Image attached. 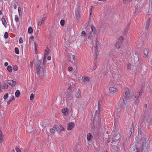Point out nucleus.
Here are the masks:
<instances>
[{
  "mask_svg": "<svg viewBox=\"0 0 152 152\" xmlns=\"http://www.w3.org/2000/svg\"><path fill=\"white\" fill-rule=\"evenodd\" d=\"M138 136L139 137H141V140H143L142 141V147L143 148L144 147L147 146L149 143L148 138L142 132L140 128L138 129Z\"/></svg>",
  "mask_w": 152,
  "mask_h": 152,
  "instance_id": "1",
  "label": "nucleus"
},
{
  "mask_svg": "<svg viewBox=\"0 0 152 152\" xmlns=\"http://www.w3.org/2000/svg\"><path fill=\"white\" fill-rule=\"evenodd\" d=\"M41 64L40 61H38L36 64L35 67L37 73L38 75H40L42 73L43 74L45 72V69L40 66Z\"/></svg>",
  "mask_w": 152,
  "mask_h": 152,
  "instance_id": "2",
  "label": "nucleus"
},
{
  "mask_svg": "<svg viewBox=\"0 0 152 152\" xmlns=\"http://www.w3.org/2000/svg\"><path fill=\"white\" fill-rule=\"evenodd\" d=\"M125 94L124 95L123 97L125 98L126 99L127 98H130L133 96L132 93L130 92L128 88H126L125 89Z\"/></svg>",
  "mask_w": 152,
  "mask_h": 152,
  "instance_id": "3",
  "label": "nucleus"
},
{
  "mask_svg": "<svg viewBox=\"0 0 152 152\" xmlns=\"http://www.w3.org/2000/svg\"><path fill=\"white\" fill-rule=\"evenodd\" d=\"M126 101V99H125V98H124L123 97L122 99H120L118 102V104L120 107H122L124 104H125Z\"/></svg>",
  "mask_w": 152,
  "mask_h": 152,
  "instance_id": "4",
  "label": "nucleus"
},
{
  "mask_svg": "<svg viewBox=\"0 0 152 152\" xmlns=\"http://www.w3.org/2000/svg\"><path fill=\"white\" fill-rule=\"evenodd\" d=\"M95 34L92 32L91 31H90L88 34V39L91 41L93 42L95 36Z\"/></svg>",
  "mask_w": 152,
  "mask_h": 152,
  "instance_id": "5",
  "label": "nucleus"
},
{
  "mask_svg": "<svg viewBox=\"0 0 152 152\" xmlns=\"http://www.w3.org/2000/svg\"><path fill=\"white\" fill-rule=\"evenodd\" d=\"M112 134L115 137H116V139H119L121 137L120 133L117 131H113L112 133Z\"/></svg>",
  "mask_w": 152,
  "mask_h": 152,
  "instance_id": "6",
  "label": "nucleus"
},
{
  "mask_svg": "<svg viewBox=\"0 0 152 152\" xmlns=\"http://www.w3.org/2000/svg\"><path fill=\"white\" fill-rule=\"evenodd\" d=\"M8 84L12 86V87H14L16 85V81L12 80H8L7 82Z\"/></svg>",
  "mask_w": 152,
  "mask_h": 152,
  "instance_id": "7",
  "label": "nucleus"
},
{
  "mask_svg": "<svg viewBox=\"0 0 152 152\" xmlns=\"http://www.w3.org/2000/svg\"><path fill=\"white\" fill-rule=\"evenodd\" d=\"M142 93V91L141 90H140L139 92V94L138 95H136V96H135V99H134V100H135V104L136 105H137L138 104V103L139 102V100L138 99V98L139 96H140V94L141 93Z\"/></svg>",
  "mask_w": 152,
  "mask_h": 152,
  "instance_id": "8",
  "label": "nucleus"
},
{
  "mask_svg": "<svg viewBox=\"0 0 152 152\" xmlns=\"http://www.w3.org/2000/svg\"><path fill=\"white\" fill-rule=\"evenodd\" d=\"M75 124L72 123H69L68 124L67 127V129L68 130H72L74 127Z\"/></svg>",
  "mask_w": 152,
  "mask_h": 152,
  "instance_id": "9",
  "label": "nucleus"
},
{
  "mask_svg": "<svg viewBox=\"0 0 152 152\" xmlns=\"http://www.w3.org/2000/svg\"><path fill=\"white\" fill-rule=\"evenodd\" d=\"M45 18L43 17L37 21V25L38 26H41V25L43 22L45 21Z\"/></svg>",
  "mask_w": 152,
  "mask_h": 152,
  "instance_id": "10",
  "label": "nucleus"
},
{
  "mask_svg": "<svg viewBox=\"0 0 152 152\" xmlns=\"http://www.w3.org/2000/svg\"><path fill=\"white\" fill-rule=\"evenodd\" d=\"M114 116L115 121H116L118 120V118L120 116V114L117 112H115Z\"/></svg>",
  "mask_w": 152,
  "mask_h": 152,
  "instance_id": "11",
  "label": "nucleus"
},
{
  "mask_svg": "<svg viewBox=\"0 0 152 152\" xmlns=\"http://www.w3.org/2000/svg\"><path fill=\"white\" fill-rule=\"evenodd\" d=\"M109 90L110 92L113 94L116 92L118 91V90L117 88L113 87H110L109 89Z\"/></svg>",
  "mask_w": 152,
  "mask_h": 152,
  "instance_id": "12",
  "label": "nucleus"
},
{
  "mask_svg": "<svg viewBox=\"0 0 152 152\" xmlns=\"http://www.w3.org/2000/svg\"><path fill=\"white\" fill-rule=\"evenodd\" d=\"M77 61V58H76L74 55L72 56V59L70 60V62L73 64H76Z\"/></svg>",
  "mask_w": 152,
  "mask_h": 152,
  "instance_id": "13",
  "label": "nucleus"
},
{
  "mask_svg": "<svg viewBox=\"0 0 152 152\" xmlns=\"http://www.w3.org/2000/svg\"><path fill=\"white\" fill-rule=\"evenodd\" d=\"M134 131V129L133 126L132 125H131L130 127V130L129 131V133L127 134L128 137H130L131 136V135L132 133V132Z\"/></svg>",
  "mask_w": 152,
  "mask_h": 152,
  "instance_id": "14",
  "label": "nucleus"
},
{
  "mask_svg": "<svg viewBox=\"0 0 152 152\" xmlns=\"http://www.w3.org/2000/svg\"><path fill=\"white\" fill-rule=\"evenodd\" d=\"M122 43L121 40H119L118 42L115 44V46L118 48H119L121 45Z\"/></svg>",
  "mask_w": 152,
  "mask_h": 152,
  "instance_id": "15",
  "label": "nucleus"
},
{
  "mask_svg": "<svg viewBox=\"0 0 152 152\" xmlns=\"http://www.w3.org/2000/svg\"><path fill=\"white\" fill-rule=\"evenodd\" d=\"M69 111L66 108H65L63 110H62V113H64L65 115H66L68 114Z\"/></svg>",
  "mask_w": 152,
  "mask_h": 152,
  "instance_id": "16",
  "label": "nucleus"
},
{
  "mask_svg": "<svg viewBox=\"0 0 152 152\" xmlns=\"http://www.w3.org/2000/svg\"><path fill=\"white\" fill-rule=\"evenodd\" d=\"M82 80L83 82H88L89 80V78L85 76L83 77Z\"/></svg>",
  "mask_w": 152,
  "mask_h": 152,
  "instance_id": "17",
  "label": "nucleus"
},
{
  "mask_svg": "<svg viewBox=\"0 0 152 152\" xmlns=\"http://www.w3.org/2000/svg\"><path fill=\"white\" fill-rule=\"evenodd\" d=\"M50 50L49 48H48L46 49L45 50V54L44 55V57H45V58H46L48 55L49 54V53Z\"/></svg>",
  "mask_w": 152,
  "mask_h": 152,
  "instance_id": "18",
  "label": "nucleus"
},
{
  "mask_svg": "<svg viewBox=\"0 0 152 152\" xmlns=\"http://www.w3.org/2000/svg\"><path fill=\"white\" fill-rule=\"evenodd\" d=\"M149 53V51L148 49L145 48L144 49L143 51V53L145 56H148Z\"/></svg>",
  "mask_w": 152,
  "mask_h": 152,
  "instance_id": "19",
  "label": "nucleus"
},
{
  "mask_svg": "<svg viewBox=\"0 0 152 152\" xmlns=\"http://www.w3.org/2000/svg\"><path fill=\"white\" fill-rule=\"evenodd\" d=\"M91 31L92 32L96 34V30L95 27H94V26L93 25H92L91 26Z\"/></svg>",
  "mask_w": 152,
  "mask_h": 152,
  "instance_id": "20",
  "label": "nucleus"
},
{
  "mask_svg": "<svg viewBox=\"0 0 152 152\" xmlns=\"http://www.w3.org/2000/svg\"><path fill=\"white\" fill-rule=\"evenodd\" d=\"M9 86L7 84L5 83H4L2 85V89H7L8 88Z\"/></svg>",
  "mask_w": 152,
  "mask_h": 152,
  "instance_id": "21",
  "label": "nucleus"
},
{
  "mask_svg": "<svg viewBox=\"0 0 152 152\" xmlns=\"http://www.w3.org/2000/svg\"><path fill=\"white\" fill-rule=\"evenodd\" d=\"M1 21L3 25L5 26V27H6L7 25V23L6 21V20L4 18H2L1 19Z\"/></svg>",
  "mask_w": 152,
  "mask_h": 152,
  "instance_id": "22",
  "label": "nucleus"
},
{
  "mask_svg": "<svg viewBox=\"0 0 152 152\" xmlns=\"http://www.w3.org/2000/svg\"><path fill=\"white\" fill-rule=\"evenodd\" d=\"M76 96L77 98H80L81 97V95L80 94V92L79 89L78 90V92L77 93Z\"/></svg>",
  "mask_w": 152,
  "mask_h": 152,
  "instance_id": "23",
  "label": "nucleus"
},
{
  "mask_svg": "<svg viewBox=\"0 0 152 152\" xmlns=\"http://www.w3.org/2000/svg\"><path fill=\"white\" fill-rule=\"evenodd\" d=\"M20 91L19 90H17L15 92V94L16 97H18L20 96Z\"/></svg>",
  "mask_w": 152,
  "mask_h": 152,
  "instance_id": "24",
  "label": "nucleus"
},
{
  "mask_svg": "<svg viewBox=\"0 0 152 152\" xmlns=\"http://www.w3.org/2000/svg\"><path fill=\"white\" fill-rule=\"evenodd\" d=\"M3 136L2 134V132L0 130V142H2L3 141Z\"/></svg>",
  "mask_w": 152,
  "mask_h": 152,
  "instance_id": "25",
  "label": "nucleus"
},
{
  "mask_svg": "<svg viewBox=\"0 0 152 152\" xmlns=\"http://www.w3.org/2000/svg\"><path fill=\"white\" fill-rule=\"evenodd\" d=\"M75 16L77 18V19H79L80 18V15L79 14V11L77 10L75 12Z\"/></svg>",
  "mask_w": 152,
  "mask_h": 152,
  "instance_id": "26",
  "label": "nucleus"
},
{
  "mask_svg": "<svg viewBox=\"0 0 152 152\" xmlns=\"http://www.w3.org/2000/svg\"><path fill=\"white\" fill-rule=\"evenodd\" d=\"M91 134L90 133L88 134L87 135V139L88 141H90L91 140Z\"/></svg>",
  "mask_w": 152,
  "mask_h": 152,
  "instance_id": "27",
  "label": "nucleus"
},
{
  "mask_svg": "<svg viewBox=\"0 0 152 152\" xmlns=\"http://www.w3.org/2000/svg\"><path fill=\"white\" fill-rule=\"evenodd\" d=\"M150 18L148 19L146 23V26L147 27H148L150 25Z\"/></svg>",
  "mask_w": 152,
  "mask_h": 152,
  "instance_id": "28",
  "label": "nucleus"
},
{
  "mask_svg": "<svg viewBox=\"0 0 152 152\" xmlns=\"http://www.w3.org/2000/svg\"><path fill=\"white\" fill-rule=\"evenodd\" d=\"M56 131L55 127H53L52 129H51L50 130V132L52 133H54Z\"/></svg>",
  "mask_w": 152,
  "mask_h": 152,
  "instance_id": "29",
  "label": "nucleus"
},
{
  "mask_svg": "<svg viewBox=\"0 0 152 152\" xmlns=\"http://www.w3.org/2000/svg\"><path fill=\"white\" fill-rule=\"evenodd\" d=\"M7 69L9 72H11L12 71V67L10 66H8L7 67Z\"/></svg>",
  "mask_w": 152,
  "mask_h": 152,
  "instance_id": "30",
  "label": "nucleus"
},
{
  "mask_svg": "<svg viewBox=\"0 0 152 152\" xmlns=\"http://www.w3.org/2000/svg\"><path fill=\"white\" fill-rule=\"evenodd\" d=\"M33 30L32 28L30 27L28 28V32L29 33L31 34L33 32Z\"/></svg>",
  "mask_w": 152,
  "mask_h": 152,
  "instance_id": "31",
  "label": "nucleus"
},
{
  "mask_svg": "<svg viewBox=\"0 0 152 152\" xmlns=\"http://www.w3.org/2000/svg\"><path fill=\"white\" fill-rule=\"evenodd\" d=\"M55 127L56 131L58 132H61L59 129V127L58 126L56 125Z\"/></svg>",
  "mask_w": 152,
  "mask_h": 152,
  "instance_id": "32",
  "label": "nucleus"
},
{
  "mask_svg": "<svg viewBox=\"0 0 152 152\" xmlns=\"http://www.w3.org/2000/svg\"><path fill=\"white\" fill-rule=\"evenodd\" d=\"M15 52L16 53L18 54L19 53V49L18 48L16 47L15 48Z\"/></svg>",
  "mask_w": 152,
  "mask_h": 152,
  "instance_id": "33",
  "label": "nucleus"
},
{
  "mask_svg": "<svg viewBox=\"0 0 152 152\" xmlns=\"http://www.w3.org/2000/svg\"><path fill=\"white\" fill-rule=\"evenodd\" d=\"M18 12L19 14V16H21L22 15V12H21V9L20 7H18Z\"/></svg>",
  "mask_w": 152,
  "mask_h": 152,
  "instance_id": "34",
  "label": "nucleus"
},
{
  "mask_svg": "<svg viewBox=\"0 0 152 152\" xmlns=\"http://www.w3.org/2000/svg\"><path fill=\"white\" fill-rule=\"evenodd\" d=\"M131 0H123V3L124 4H126L127 3H129Z\"/></svg>",
  "mask_w": 152,
  "mask_h": 152,
  "instance_id": "35",
  "label": "nucleus"
},
{
  "mask_svg": "<svg viewBox=\"0 0 152 152\" xmlns=\"http://www.w3.org/2000/svg\"><path fill=\"white\" fill-rule=\"evenodd\" d=\"M81 34L82 36L85 37H86V34L84 31H82L81 32Z\"/></svg>",
  "mask_w": 152,
  "mask_h": 152,
  "instance_id": "36",
  "label": "nucleus"
},
{
  "mask_svg": "<svg viewBox=\"0 0 152 152\" xmlns=\"http://www.w3.org/2000/svg\"><path fill=\"white\" fill-rule=\"evenodd\" d=\"M65 23V21L64 20H61L60 21V24L61 26H64Z\"/></svg>",
  "mask_w": 152,
  "mask_h": 152,
  "instance_id": "37",
  "label": "nucleus"
},
{
  "mask_svg": "<svg viewBox=\"0 0 152 152\" xmlns=\"http://www.w3.org/2000/svg\"><path fill=\"white\" fill-rule=\"evenodd\" d=\"M18 67L16 65L14 66L13 67V69L14 71H16L18 69Z\"/></svg>",
  "mask_w": 152,
  "mask_h": 152,
  "instance_id": "38",
  "label": "nucleus"
},
{
  "mask_svg": "<svg viewBox=\"0 0 152 152\" xmlns=\"http://www.w3.org/2000/svg\"><path fill=\"white\" fill-rule=\"evenodd\" d=\"M8 33L7 32H6L4 34V38L5 39H7L8 38Z\"/></svg>",
  "mask_w": 152,
  "mask_h": 152,
  "instance_id": "39",
  "label": "nucleus"
},
{
  "mask_svg": "<svg viewBox=\"0 0 152 152\" xmlns=\"http://www.w3.org/2000/svg\"><path fill=\"white\" fill-rule=\"evenodd\" d=\"M94 48H95V53H96V57H97V56L98 55V52L97 51H96V50L97 49L96 48V47L95 46Z\"/></svg>",
  "mask_w": 152,
  "mask_h": 152,
  "instance_id": "40",
  "label": "nucleus"
},
{
  "mask_svg": "<svg viewBox=\"0 0 152 152\" xmlns=\"http://www.w3.org/2000/svg\"><path fill=\"white\" fill-rule=\"evenodd\" d=\"M34 98V95L33 94H31L30 96V99L31 100H32Z\"/></svg>",
  "mask_w": 152,
  "mask_h": 152,
  "instance_id": "41",
  "label": "nucleus"
},
{
  "mask_svg": "<svg viewBox=\"0 0 152 152\" xmlns=\"http://www.w3.org/2000/svg\"><path fill=\"white\" fill-rule=\"evenodd\" d=\"M73 68L71 66H69L68 68V70L69 71L71 72L72 71Z\"/></svg>",
  "mask_w": 152,
  "mask_h": 152,
  "instance_id": "42",
  "label": "nucleus"
},
{
  "mask_svg": "<svg viewBox=\"0 0 152 152\" xmlns=\"http://www.w3.org/2000/svg\"><path fill=\"white\" fill-rule=\"evenodd\" d=\"M15 20L16 22H18L19 21V18L18 16L16 15L15 16Z\"/></svg>",
  "mask_w": 152,
  "mask_h": 152,
  "instance_id": "43",
  "label": "nucleus"
},
{
  "mask_svg": "<svg viewBox=\"0 0 152 152\" xmlns=\"http://www.w3.org/2000/svg\"><path fill=\"white\" fill-rule=\"evenodd\" d=\"M15 150L17 152H21L20 150L18 147L15 148Z\"/></svg>",
  "mask_w": 152,
  "mask_h": 152,
  "instance_id": "44",
  "label": "nucleus"
},
{
  "mask_svg": "<svg viewBox=\"0 0 152 152\" xmlns=\"http://www.w3.org/2000/svg\"><path fill=\"white\" fill-rule=\"evenodd\" d=\"M8 97V94H5L4 96V99H7V98Z\"/></svg>",
  "mask_w": 152,
  "mask_h": 152,
  "instance_id": "45",
  "label": "nucleus"
},
{
  "mask_svg": "<svg viewBox=\"0 0 152 152\" xmlns=\"http://www.w3.org/2000/svg\"><path fill=\"white\" fill-rule=\"evenodd\" d=\"M34 63V61H31L30 63V66L31 68L33 66V64Z\"/></svg>",
  "mask_w": 152,
  "mask_h": 152,
  "instance_id": "46",
  "label": "nucleus"
},
{
  "mask_svg": "<svg viewBox=\"0 0 152 152\" xmlns=\"http://www.w3.org/2000/svg\"><path fill=\"white\" fill-rule=\"evenodd\" d=\"M127 67L129 69L131 68V65L130 64H128L127 65Z\"/></svg>",
  "mask_w": 152,
  "mask_h": 152,
  "instance_id": "47",
  "label": "nucleus"
},
{
  "mask_svg": "<svg viewBox=\"0 0 152 152\" xmlns=\"http://www.w3.org/2000/svg\"><path fill=\"white\" fill-rule=\"evenodd\" d=\"M132 152H140V151H139L138 150V148H137L136 150H134Z\"/></svg>",
  "mask_w": 152,
  "mask_h": 152,
  "instance_id": "48",
  "label": "nucleus"
},
{
  "mask_svg": "<svg viewBox=\"0 0 152 152\" xmlns=\"http://www.w3.org/2000/svg\"><path fill=\"white\" fill-rule=\"evenodd\" d=\"M59 127L60 131L64 130V128L62 126H60Z\"/></svg>",
  "mask_w": 152,
  "mask_h": 152,
  "instance_id": "49",
  "label": "nucleus"
},
{
  "mask_svg": "<svg viewBox=\"0 0 152 152\" xmlns=\"http://www.w3.org/2000/svg\"><path fill=\"white\" fill-rule=\"evenodd\" d=\"M23 42V39L22 38H20L19 40V42L20 43H21Z\"/></svg>",
  "mask_w": 152,
  "mask_h": 152,
  "instance_id": "50",
  "label": "nucleus"
},
{
  "mask_svg": "<svg viewBox=\"0 0 152 152\" xmlns=\"http://www.w3.org/2000/svg\"><path fill=\"white\" fill-rule=\"evenodd\" d=\"M129 24H128L126 26V32H127V29L129 28Z\"/></svg>",
  "mask_w": 152,
  "mask_h": 152,
  "instance_id": "51",
  "label": "nucleus"
},
{
  "mask_svg": "<svg viewBox=\"0 0 152 152\" xmlns=\"http://www.w3.org/2000/svg\"><path fill=\"white\" fill-rule=\"evenodd\" d=\"M13 6L15 8V9H16L17 8V6L16 3H14V4L13 5Z\"/></svg>",
  "mask_w": 152,
  "mask_h": 152,
  "instance_id": "52",
  "label": "nucleus"
},
{
  "mask_svg": "<svg viewBox=\"0 0 152 152\" xmlns=\"http://www.w3.org/2000/svg\"><path fill=\"white\" fill-rule=\"evenodd\" d=\"M93 7L92 6H91V8L90 9V14L91 15L92 12V8H93Z\"/></svg>",
  "mask_w": 152,
  "mask_h": 152,
  "instance_id": "53",
  "label": "nucleus"
},
{
  "mask_svg": "<svg viewBox=\"0 0 152 152\" xmlns=\"http://www.w3.org/2000/svg\"><path fill=\"white\" fill-rule=\"evenodd\" d=\"M99 105H100V101H99L98 106V109L99 110V109H100Z\"/></svg>",
  "mask_w": 152,
  "mask_h": 152,
  "instance_id": "54",
  "label": "nucleus"
},
{
  "mask_svg": "<svg viewBox=\"0 0 152 152\" xmlns=\"http://www.w3.org/2000/svg\"><path fill=\"white\" fill-rule=\"evenodd\" d=\"M45 58H45V57H44L43 63L44 64H45L46 63V61L45 59Z\"/></svg>",
  "mask_w": 152,
  "mask_h": 152,
  "instance_id": "55",
  "label": "nucleus"
},
{
  "mask_svg": "<svg viewBox=\"0 0 152 152\" xmlns=\"http://www.w3.org/2000/svg\"><path fill=\"white\" fill-rule=\"evenodd\" d=\"M72 57V56H69L68 59L70 62V60L72 59V57Z\"/></svg>",
  "mask_w": 152,
  "mask_h": 152,
  "instance_id": "56",
  "label": "nucleus"
},
{
  "mask_svg": "<svg viewBox=\"0 0 152 152\" xmlns=\"http://www.w3.org/2000/svg\"><path fill=\"white\" fill-rule=\"evenodd\" d=\"M47 59L48 60H50L51 59V57L50 56H48L47 57Z\"/></svg>",
  "mask_w": 152,
  "mask_h": 152,
  "instance_id": "57",
  "label": "nucleus"
},
{
  "mask_svg": "<svg viewBox=\"0 0 152 152\" xmlns=\"http://www.w3.org/2000/svg\"><path fill=\"white\" fill-rule=\"evenodd\" d=\"M12 101V99H10L7 102V104H10Z\"/></svg>",
  "mask_w": 152,
  "mask_h": 152,
  "instance_id": "58",
  "label": "nucleus"
},
{
  "mask_svg": "<svg viewBox=\"0 0 152 152\" xmlns=\"http://www.w3.org/2000/svg\"><path fill=\"white\" fill-rule=\"evenodd\" d=\"M8 64L7 62H5V63H4V66H7Z\"/></svg>",
  "mask_w": 152,
  "mask_h": 152,
  "instance_id": "59",
  "label": "nucleus"
},
{
  "mask_svg": "<svg viewBox=\"0 0 152 152\" xmlns=\"http://www.w3.org/2000/svg\"><path fill=\"white\" fill-rule=\"evenodd\" d=\"M1 83L0 82V92H2V91L1 89Z\"/></svg>",
  "mask_w": 152,
  "mask_h": 152,
  "instance_id": "60",
  "label": "nucleus"
},
{
  "mask_svg": "<svg viewBox=\"0 0 152 152\" xmlns=\"http://www.w3.org/2000/svg\"><path fill=\"white\" fill-rule=\"evenodd\" d=\"M35 44V52L37 50V48H36V44L35 43H34Z\"/></svg>",
  "mask_w": 152,
  "mask_h": 152,
  "instance_id": "61",
  "label": "nucleus"
},
{
  "mask_svg": "<svg viewBox=\"0 0 152 152\" xmlns=\"http://www.w3.org/2000/svg\"><path fill=\"white\" fill-rule=\"evenodd\" d=\"M11 99H12V101L14 100L15 99L14 96H13L12 98Z\"/></svg>",
  "mask_w": 152,
  "mask_h": 152,
  "instance_id": "62",
  "label": "nucleus"
},
{
  "mask_svg": "<svg viewBox=\"0 0 152 152\" xmlns=\"http://www.w3.org/2000/svg\"><path fill=\"white\" fill-rule=\"evenodd\" d=\"M71 89H72V88H71L70 87H69L67 90L68 91L69 90H71Z\"/></svg>",
  "mask_w": 152,
  "mask_h": 152,
  "instance_id": "63",
  "label": "nucleus"
},
{
  "mask_svg": "<svg viewBox=\"0 0 152 152\" xmlns=\"http://www.w3.org/2000/svg\"><path fill=\"white\" fill-rule=\"evenodd\" d=\"M2 14V12L0 10V15Z\"/></svg>",
  "mask_w": 152,
  "mask_h": 152,
  "instance_id": "64",
  "label": "nucleus"
}]
</instances>
